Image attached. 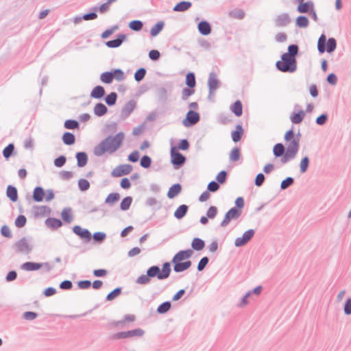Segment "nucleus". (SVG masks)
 <instances>
[{"label": "nucleus", "instance_id": "obj_1", "mask_svg": "<svg viewBox=\"0 0 351 351\" xmlns=\"http://www.w3.org/2000/svg\"><path fill=\"white\" fill-rule=\"evenodd\" d=\"M193 254V250H180L173 256L171 263L165 262L161 268L159 265L149 267L146 270V274L139 276L135 282L141 285H147L151 282L152 278H156L159 280L167 279L171 272V265H173V269L176 273L185 271L192 265V261L189 259Z\"/></svg>", "mask_w": 351, "mask_h": 351}, {"label": "nucleus", "instance_id": "obj_2", "mask_svg": "<svg viewBox=\"0 0 351 351\" xmlns=\"http://www.w3.org/2000/svg\"><path fill=\"white\" fill-rule=\"evenodd\" d=\"M124 136L123 132H119L114 136L108 135L94 147L95 156L100 157L106 152L110 154L114 153L122 145Z\"/></svg>", "mask_w": 351, "mask_h": 351}, {"label": "nucleus", "instance_id": "obj_3", "mask_svg": "<svg viewBox=\"0 0 351 351\" xmlns=\"http://www.w3.org/2000/svg\"><path fill=\"white\" fill-rule=\"evenodd\" d=\"M276 67L283 73H294L297 70L296 58L291 56L290 54L282 53L281 60L276 62Z\"/></svg>", "mask_w": 351, "mask_h": 351}, {"label": "nucleus", "instance_id": "obj_4", "mask_svg": "<svg viewBox=\"0 0 351 351\" xmlns=\"http://www.w3.org/2000/svg\"><path fill=\"white\" fill-rule=\"evenodd\" d=\"M317 47L319 53L321 54L325 52L331 53L334 52L337 48V40L333 37L327 39L326 36L323 33L318 38Z\"/></svg>", "mask_w": 351, "mask_h": 351}, {"label": "nucleus", "instance_id": "obj_5", "mask_svg": "<svg viewBox=\"0 0 351 351\" xmlns=\"http://www.w3.org/2000/svg\"><path fill=\"white\" fill-rule=\"evenodd\" d=\"M284 141L287 144L286 150L297 154L300 148V142L294 138L293 126L285 132Z\"/></svg>", "mask_w": 351, "mask_h": 351}, {"label": "nucleus", "instance_id": "obj_6", "mask_svg": "<svg viewBox=\"0 0 351 351\" xmlns=\"http://www.w3.org/2000/svg\"><path fill=\"white\" fill-rule=\"evenodd\" d=\"M144 334L145 331L143 329L138 328L128 331H121L116 332L111 335L110 339L118 340L121 339L132 338L134 337H142Z\"/></svg>", "mask_w": 351, "mask_h": 351}, {"label": "nucleus", "instance_id": "obj_7", "mask_svg": "<svg viewBox=\"0 0 351 351\" xmlns=\"http://www.w3.org/2000/svg\"><path fill=\"white\" fill-rule=\"evenodd\" d=\"M12 248L17 254H28L32 251L33 246L28 243L25 237H23L14 243Z\"/></svg>", "mask_w": 351, "mask_h": 351}, {"label": "nucleus", "instance_id": "obj_8", "mask_svg": "<svg viewBox=\"0 0 351 351\" xmlns=\"http://www.w3.org/2000/svg\"><path fill=\"white\" fill-rule=\"evenodd\" d=\"M170 156L171 163L175 169H179L186 162V158L178 150L171 149Z\"/></svg>", "mask_w": 351, "mask_h": 351}, {"label": "nucleus", "instance_id": "obj_9", "mask_svg": "<svg viewBox=\"0 0 351 351\" xmlns=\"http://www.w3.org/2000/svg\"><path fill=\"white\" fill-rule=\"evenodd\" d=\"M221 82L217 78V75L215 72H210L208 79V99L220 87Z\"/></svg>", "mask_w": 351, "mask_h": 351}, {"label": "nucleus", "instance_id": "obj_10", "mask_svg": "<svg viewBox=\"0 0 351 351\" xmlns=\"http://www.w3.org/2000/svg\"><path fill=\"white\" fill-rule=\"evenodd\" d=\"M199 120V113L195 110H189L186 112L185 118L182 120V124L186 128H190L197 123Z\"/></svg>", "mask_w": 351, "mask_h": 351}, {"label": "nucleus", "instance_id": "obj_11", "mask_svg": "<svg viewBox=\"0 0 351 351\" xmlns=\"http://www.w3.org/2000/svg\"><path fill=\"white\" fill-rule=\"evenodd\" d=\"M73 232L84 241V243H88L92 239V234L87 228H83L79 225H75L72 228Z\"/></svg>", "mask_w": 351, "mask_h": 351}, {"label": "nucleus", "instance_id": "obj_12", "mask_svg": "<svg viewBox=\"0 0 351 351\" xmlns=\"http://www.w3.org/2000/svg\"><path fill=\"white\" fill-rule=\"evenodd\" d=\"M132 169V166L130 164L119 165L111 171L110 175L113 178H119L130 173Z\"/></svg>", "mask_w": 351, "mask_h": 351}, {"label": "nucleus", "instance_id": "obj_13", "mask_svg": "<svg viewBox=\"0 0 351 351\" xmlns=\"http://www.w3.org/2000/svg\"><path fill=\"white\" fill-rule=\"evenodd\" d=\"M242 213L235 208H231L225 214L224 218L220 223L221 227H226L232 220L238 219Z\"/></svg>", "mask_w": 351, "mask_h": 351}, {"label": "nucleus", "instance_id": "obj_14", "mask_svg": "<svg viewBox=\"0 0 351 351\" xmlns=\"http://www.w3.org/2000/svg\"><path fill=\"white\" fill-rule=\"evenodd\" d=\"M255 230L249 229L245 231L241 237H237L234 241V245L237 247L245 245L254 236Z\"/></svg>", "mask_w": 351, "mask_h": 351}, {"label": "nucleus", "instance_id": "obj_15", "mask_svg": "<svg viewBox=\"0 0 351 351\" xmlns=\"http://www.w3.org/2000/svg\"><path fill=\"white\" fill-rule=\"evenodd\" d=\"M136 107V101L134 99H130L122 108L120 114L121 120L126 119Z\"/></svg>", "mask_w": 351, "mask_h": 351}, {"label": "nucleus", "instance_id": "obj_16", "mask_svg": "<svg viewBox=\"0 0 351 351\" xmlns=\"http://www.w3.org/2000/svg\"><path fill=\"white\" fill-rule=\"evenodd\" d=\"M263 287L261 285H258L254 288L252 290L248 291L241 299L239 306L243 307L248 304V298H250L252 295H259L262 291Z\"/></svg>", "mask_w": 351, "mask_h": 351}, {"label": "nucleus", "instance_id": "obj_17", "mask_svg": "<svg viewBox=\"0 0 351 351\" xmlns=\"http://www.w3.org/2000/svg\"><path fill=\"white\" fill-rule=\"evenodd\" d=\"M127 40V35L125 34H119L117 35L116 38L106 41L105 45L108 48H117L119 47L124 41Z\"/></svg>", "mask_w": 351, "mask_h": 351}, {"label": "nucleus", "instance_id": "obj_18", "mask_svg": "<svg viewBox=\"0 0 351 351\" xmlns=\"http://www.w3.org/2000/svg\"><path fill=\"white\" fill-rule=\"evenodd\" d=\"M199 33L202 36H208L212 32V26L210 23L203 19L197 23V26Z\"/></svg>", "mask_w": 351, "mask_h": 351}, {"label": "nucleus", "instance_id": "obj_19", "mask_svg": "<svg viewBox=\"0 0 351 351\" xmlns=\"http://www.w3.org/2000/svg\"><path fill=\"white\" fill-rule=\"evenodd\" d=\"M106 95L105 88L101 85L95 86L90 93V97L95 99H101Z\"/></svg>", "mask_w": 351, "mask_h": 351}, {"label": "nucleus", "instance_id": "obj_20", "mask_svg": "<svg viewBox=\"0 0 351 351\" xmlns=\"http://www.w3.org/2000/svg\"><path fill=\"white\" fill-rule=\"evenodd\" d=\"M43 268L40 263L27 261L21 265V269L27 271H34Z\"/></svg>", "mask_w": 351, "mask_h": 351}, {"label": "nucleus", "instance_id": "obj_21", "mask_svg": "<svg viewBox=\"0 0 351 351\" xmlns=\"http://www.w3.org/2000/svg\"><path fill=\"white\" fill-rule=\"evenodd\" d=\"M306 115V112L302 109L298 112L293 111L290 116V120L293 124H300L302 122Z\"/></svg>", "mask_w": 351, "mask_h": 351}, {"label": "nucleus", "instance_id": "obj_22", "mask_svg": "<svg viewBox=\"0 0 351 351\" xmlns=\"http://www.w3.org/2000/svg\"><path fill=\"white\" fill-rule=\"evenodd\" d=\"M45 196V191L40 186H36L33 190L32 199L36 202H41Z\"/></svg>", "mask_w": 351, "mask_h": 351}, {"label": "nucleus", "instance_id": "obj_23", "mask_svg": "<svg viewBox=\"0 0 351 351\" xmlns=\"http://www.w3.org/2000/svg\"><path fill=\"white\" fill-rule=\"evenodd\" d=\"M45 225L51 230H56L63 225V222L61 219L56 217H48L45 221Z\"/></svg>", "mask_w": 351, "mask_h": 351}, {"label": "nucleus", "instance_id": "obj_24", "mask_svg": "<svg viewBox=\"0 0 351 351\" xmlns=\"http://www.w3.org/2000/svg\"><path fill=\"white\" fill-rule=\"evenodd\" d=\"M291 22V19L287 13H283L277 16L275 19V25L276 27H285Z\"/></svg>", "mask_w": 351, "mask_h": 351}, {"label": "nucleus", "instance_id": "obj_25", "mask_svg": "<svg viewBox=\"0 0 351 351\" xmlns=\"http://www.w3.org/2000/svg\"><path fill=\"white\" fill-rule=\"evenodd\" d=\"M33 209L35 217L49 215L51 212V208L48 206H34Z\"/></svg>", "mask_w": 351, "mask_h": 351}, {"label": "nucleus", "instance_id": "obj_26", "mask_svg": "<svg viewBox=\"0 0 351 351\" xmlns=\"http://www.w3.org/2000/svg\"><path fill=\"white\" fill-rule=\"evenodd\" d=\"M6 196L12 202H16L19 199L18 190L16 186L9 184L6 189Z\"/></svg>", "mask_w": 351, "mask_h": 351}, {"label": "nucleus", "instance_id": "obj_27", "mask_svg": "<svg viewBox=\"0 0 351 351\" xmlns=\"http://www.w3.org/2000/svg\"><path fill=\"white\" fill-rule=\"evenodd\" d=\"M314 8V3L312 1H308L304 3L298 4L297 11L301 14H308L313 11Z\"/></svg>", "mask_w": 351, "mask_h": 351}, {"label": "nucleus", "instance_id": "obj_28", "mask_svg": "<svg viewBox=\"0 0 351 351\" xmlns=\"http://www.w3.org/2000/svg\"><path fill=\"white\" fill-rule=\"evenodd\" d=\"M182 185L180 183L173 184L170 186L167 196L169 199H173L178 196L182 191Z\"/></svg>", "mask_w": 351, "mask_h": 351}, {"label": "nucleus", "instance_id": "obj_29", "mask_svg": "<svg viewBox=\"0 0 351 351\" xmlns=\"http://www.w3.org/2000/svg\"><path fill=\"white\" fill-rule=\"evenodd\" d=\"M75 158L77 160V166L78 167H83L86 165L88 157L85 152H78L75 154Z\"/></svg>", "mask_w": 351, "mask_h": 351}, {"label": "nucleus", "instance_id": "obj_30", "mask_svg": "<svg viewBox=\"0 0 351 351\" xmlns=\"http://www.w3.org/2000/svg\"><path fill=\"white\" fill-rule=\"evenodd\" d=\"M189 208L186 204L180 205L175 210L173 217L178 220L183 219L187 214Z\"/></svg>", "mask_w": 351, "mask_h": 351}, {"label": "nucleus", "instance_id": "obj_31", "mask_svg": "<svg viewBox=\"0 0 351 351\" xmlns=\"http://www.w3.org/2000/svg\"><path fill=\"white\" fill-rule=\"evenodd\" d=\"M192 3L191 1H181L174 5V7L173 8V11L183 12L190 9Z\"/></svg>", "mask_w": 351, "mask_h": 351}, {"label": "nucleus", "instance_id": "obj_32", "mask_svg": "<svg viewBox=\"0 0 351 351\" xmlns=\"http://www.w3.org/2000/svg\"><path fill=\"white\" fill-rule=\"evenodd\" d=\"M244 133V130L243 126L240 124H238L235 127V130L231 132V137L232 141L234 143H237L241 141L242 136Z\"/></svg>", "mask_w": 351, "mask_h": 351}, {"label": "nucleus", "instance_id": "obj_33", "mask_svg": "<svg viewBox=\"0 0 351 351\" xmlns=\"http://www.w3.org/2000/svg\"><path fill=\"white\" fill-rule=\"evenodd\" d=\"M205 241L199 237H195L193 239L191 246V249L195 251H202L205 247Z\"/></svg>", "mask_w": 351, "mask_h": 351}, {"label": "nucleus", "instance_id": "obj_34", "mask_svg": "<svg viewBox=\"0 0 351 351\" xmlns=\"http://www.w3.org/2000/svg\"><path fill=\"white\" fill-rule=\"evenodd\" d=\"M62 221L70 223L73 220V215L71 207H66L61 212Z\"/></svg>", "mask_w": 351, "mask_h": 351}, {"label": "nucleus", "instance_id": "obj_35", "mask_svg": "<svg viewBox=\"0 0 351 351\" xmlns=\"http://www.w3.org/2000/svg\"><path fill=\"white\" fill-rule=\"evenodd\" d=\"M108 108L101 102L97 103L93 108V112L97 117H101L108 112Z\"/></svg>", "mask_w": 351, "mask_h": 351}, {"label": "nucleus", "instance_id": "obj_36", "mask_svg": "<svg viewBox=\"0 0 351 351\" xmlns=\"http://www.w3.org/2000/svg\"><path fill=\"white\" fill-rule=\"evenodd\" d=\"M230 110L237 117H239L243 114V104L240 100L235 101L230 106Z\"/></svg>", "mask_w": 351, "mask_h": 351}, {"label": "nucleus", "instance_id": "obj_37", "mask_svg": "<svg viewBox=\"0 0 351 351\" xmlns=\"http://www.w3.org/2000/svg\"><path fill=\"white\" fill-rule=\"evenodd\" d=\"M2 154L5 160H8L12 156L16 155L14 143H9L5 147H4Z\"/></svg>", "mask_w": 351, "mask_h": 351}, {"label": "nucleus", "instance_id": "obj_38", "mask_svg": "<svg viewBox=\"0 0 351 351\" xmlns=\"http://www.w3.org/2000/svg\"><path fill=\"white\" fill-rule=\"evenodd\" d=\"M120 199V195L119 193H110L106 197L104 204L108 205L109 206H112L116 202H117Z\"/></svg>", "mask_w": 351, "mask_h": 351}, {"label": "nucleus", "instance_id": "obj_39", "mask_svg": "<svg viewBox=\"0 0 351 351\" xmlns=\"http://www.w3.org/2000/svg\"><path fill=\"white\" fill-rule=\"evenodd\" d=\"M165 22L163 21H158L150 29V35L152 37H156L163 29Z\"/></svg>", "mask_w": 351, "mask_h": 351}, {"label": "nucleus", "instance_id": "obj_40", "mask_svg": "<svg viewBox=\"0 0 351 351\" xmlns=\"http://www.w3.org/2000/svg\"><path fill=\"white\" fill-rule=\"evenodd\" d=\"M62 140L64 145H72L75 143V136L70 132H65L62 134Z\"/></svg>", "mask_w": 351, "mask_h": 351}, {"label": "nucleus", "instance_id": "obj_41", "mask_svg": "<svg viewBox=\"0 0 351 351\" xmlns=\"http://www.w3.org/2000/svg\"><path fill=\"white\" fill-rule=\"evenodd\" d=\"M286 152L285 145L281 143H278L273 147V155L275 158L281 157Z\"/></svg>", "mask_w": 351, "mask_h": 351}, {"label": "nucleus", "instance_id": "obj_42", "mask_svg": "<svg viewBox=\"0 0 351 351\" xmlns=\"http://www.w3.org/2000/svg\"><path fill=\"white\" fill-rule=\"evenodd\" d=\"M97 9L93 6L89 8L88 12L83 14L82 18L84 21L95 20L98 17Z\"/></svg>", "mask_w": 351, "mask_h": 351}, {"label": "nucleus", "instance_id": "obj_43", "mask_svg": "<svg viewBox=\"0 0 351 351\" xmlns=\"http://www.w3.org/2000/svg\"><path fill=\"white\" fill-rule=\"evenodd\" d=\"M189 147L190 144L189 141L186 138H184L181 139L177 145H171V149L178 151L180 149L182 151H186L189 149Z\"/></svg>", "mask_w": 351, "mask_h": 351}, {"label": "nucleus", "instance_id": "obj_44", "mask_svg": "<svg viewBox=\"0 0 351 351\" xmlns=\"http://www.w3.org/2000/svg\"><path fill=\"white\" fill-rule=\"evenodd\" d=\"M308 25L309 20L304 15H300L295 19V25L299 28H306Z\"/></svg>", "mask_w": 351, "mask_h": 351}, {"label": "nucleus", "instance_id": "obj_45", "mask_svg": "<svg viewBox=\"0 0 351 351\" xmlns=\"http://www.w3.org/2000/svg\"><path fill=\"white\" fill-rule=\"evenodd\" d=\"M118 95L115 92H111L108 95L104 96V99L108 106H113L116 104Z\"/></svg>", "mask_w": 351, "mask_h": 351}, {"label": "nucleus", "instance_id": "obj_46", "mask_svg": "<svg viewBox=\"0 0 351 351\" xmlns=\"http://www.w3.org/2000/svg\"><path fill=\"white\" fill-rule=\"evenodd\" d=\"M171 308V302L170 301H165L158 305L156 312L158 314L162 315L167 313Z\"/></svg>", "mask_w": 351, "mask_h": 351}, {"label": "nucleus", "instance_id": "obj_47", "mask_svg": "<svg viewBox=\"0 0 351 351\" xmlns=\"http://www.w3.org/2000/svg\"><path fill=\"white\" fill-rule=\"evenodd\" d=\"M133 199L131 196H126L123 197L120 203L119 207L122 211H126L130 209L132 203Z\"/></svg>", "mask_w": 351, "mask_h": 351}, {"label": "nucleus", "instance_id": "obj_48", "mask_svg": "<svg viewBox=\"0 0 351 351\" xmlns=\"http://www.w3.org/2000/svg\"><path fill=\"white\" fill-rule=\"evenodd\" d=\"M310 164V159L308 156H305L302 158L300 164V173H304L307 171Z\"/></svg>", "mask_w": 351, "mask_h": 351}, {"label": "nucleus", "instance_id": "obj_49", "mask_svg": "<svg viewBox=\"0 0 351 351\" xmlns=\"http://www.w3.org/2000/svg\"><path fill=\"white\" fill-rule=\"evenodd\" d=\"M185 83L187 87L195 88L196 86L195 75L193 72H189L186 75Z\"/></svg>", "mask_w": 351, "mask_h": 351}, {"label": "nucleus", "instance_id": "obj_50", "mask_svg": "<svg viewBox=\"0 0 351 351\" xmlns=\"http://www.w3.org/2000/svg\"><path fill=\"white\" fill-rule=\"evenodd\" d=\"M128 27L134 32H140L143 27V22L140 20H132L128 23Z\"/></svg>", "mask_w": 351, "mask_h": 351}, {"label": "nucleus", "instance_id": "obj_51", "mask_svg": "<svg viewBox=\"0 0 351 351\" xmlns=\"http://www.w3.org/2000/svg\"><path fill=\"white\" fill-rule=\"evenodd\" d=\"M157 97L158 101L162 104H165L167 101V91L164 87H160L156 90Z\"/></svg>", "mask_w": 351, "mask_h": 351}, {"label": "nucleus", "instance_id": "obj_52", "mask_svg": "<svg viewBox=\"0 0 351 351\" xmlns=\"http://www.w3.org/2000/svg\"><path fill=\"white\" fill-rule=\"evenodd\" d=\"M122 287H118L108 293L106 297V301H112L121 294Z\"/></svg>", "mask_w": 351, "mask_h": 351}, {"label": "nucleus", "instance_id": "obj_53", "mask_svg": "<svg viewBox=\"0 0 351 351\" xmlns=\"http://www.w3.org/2000/svg\"><path fill=\"white\" fill-rule=\"evenodd\" d=\"M94 243L101 244L106 239V234L104 232H96L92 235Z\"/></svg>", "mask_w": 351, "mask_h": 351}, {"label": "nucleus", "instance_id": "obj_54", "mask_svg": "<svg viewBox=\"0 0 351 351\" xmlns=\"http://www.w3.org/2000/svg\"><path fill=\"white\" fill-rule=\"evenodd\" d=\"M100 80L104 84H111L113 81L112 70L110 71L103 72L100 75Z\"/></svg>", "mask_w": 351, "mask_h": 351}, {"label": "nucleus", "instance_id": "obj_55", "mask_svg": "<svg viewBox=\"0 0 351 351\" xmlns=\"http://www.w3.org/2000/svg\"><path fill=\"white\" fill-rule=\"evenodd\" d=\"M147 73V70L144 67H141L138 69L134 75V77L136 82H141L144 77H145Z\"/></svg>", "mask_w": 351, "mask_h": 351}, {"label": "nucleus", "instance_id": "obj_56", "mask_svg": "<svg viewBox=\"0 0 351 351\" xmlns=\"http://www.w3.org/2000/svg\"><path fill=\"white\" fill-rule=\"evenodd\" d=\"M241 157V151L240 148L238 147H234L232 149L230 152V160L231 162H237L240 159Z\"/></svg>", "mask_w": 351, "mask_h": 351}, {"label": "nucleus", "instance_id": "obj_57", "mask_svg": "<svg viewBox=\"0 0 351 351\" xmlns=\"http://www.w3.org/2000/svg\"><path fill=\"white\" fill-rule=\"evenodd\" d=\"M64 127L68 130L79 129L80 123L75 119H66L64 123Z\"/></svg>", "mask_w": 351, "mask_h": 351}, {"label": "nucleus", "instance_id": "obj_58", "mask_svg": "<svg viewBox=\"0 0 351 351\" xmlns=\"http://www.w3.org/2000/svg\"><path fill=\"white\" fill-rule=\"evenodd\" d=\"M152 163V160L148 155H144L140 160V165L144 169H149Z\"/></svg>", "mask_w": 351, "mask_h": 351}, {"label": "nucleus", "instance_id": "obj_59", "mask_svg": "<svg viewBox=\"0 0 351 351\" xmlns=\"http://www.w3.org/2000/svg\"><path fill=\"white\" fill-rule=\"evenodd\" d=\"M113 80H116L117 81H123L125 78V75L124 72L121 69H114L112 70Z\"/></svg>", "mask_w": 351, "mask_h": 351}, {"label": "nucleus", "instance_id": "obj_60", "mask_svg": "<svg viewBox=\"0 0 351 351\" xmlns=\"http://www.w3.org/2000/svg\"><path fill=\"white\" fill-rule=\"evenodd\" d=\"M294 183V178L289 176L284 179L280 183V190L284 191L293 185Z\"/></svg>", "mask_w": 351, "mask_h": 351}, {"label": "nucleus", "instance_id": "obj_61", "mask_svg": "<svg viewBox=\"0 0 351 351\" xmlns=\"http://www.w3.org/2000/svg\"><path fill=\"white\" fill-rule=\"evenodd\" d=\"M288 51L284 53L286 55L290 54L291 56L296 58L299 53V47L297 44H291L288 46Z\"/></svg>", "mask_w": 351, "mask_h": 351}, {"label": "nucleus", "instance_id": "obj_62", "mask_svg": "<svg viewBox=\"0 0 351 351\" xmlns=\"http://www.w3.org/2000/svg\"><path fill=\"white\" fill-rule=\"evenodd\" d=\"M145 205L147 206H156V209L160 210L162 205V203L158 200H156L154 197H148L145 201Z\"/></svg>", "mask_w": 351, "mask_h": 351}, {"label": "nucleus", "instance_id": "obj_63", "mask_svg": "<svg viewBox=\"0 0 351 351\" xmlns=\"http://www.w3.org/2000/svg\"><path fill=\"white\" fill-rule=\"evenodd\" d=\"M90 186V182L86 179L80 178L78 180V188L82 192L88 191Z\"/></svg>", "mask_w": 351, "mask_h": 351}, {"label": "nucleus", "instance_id": "obj_64", "mask_svg": "<svg viewBox=\"0 0 351 351\" xmlns=\"http://www.w3.org/2000/svg\"><path fill=\"white\" fill-rule=\"evenodd\" d=\"M229 14L237 19L241 20L245 17V12L241 9H234L230 12Z\"/></svg>", "mask_w": 351, "mask_h": 351}]
</instances>
